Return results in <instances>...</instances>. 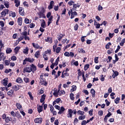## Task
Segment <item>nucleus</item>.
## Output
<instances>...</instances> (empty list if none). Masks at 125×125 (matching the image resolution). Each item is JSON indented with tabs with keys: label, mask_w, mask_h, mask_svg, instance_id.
<instances>
[{
	"label": "nucleus",
	"mask_w": 125,
	"mask_h": 125,
	"mask_svg": "<svg viewBox=\"0 0 125 125\" xmlns=\"http://www.w3.org/2000/svg\"><path fill=\"white\" fill-rule=\"evenodd\" d=\"M35 61V59L34 58H31L30 57L25 58V59L23 60V65H26L27 64V62H29V63H33Z\"/></svg>",
	"instance_id": "obj_1"
},
{
	"label": "nucleus",
	"mask_w": 125,
	"mask_h": 125,
	"mask_svg": "<svg viewBox=\"0 0 125 125\" xmlns=\"http://www.w3.org/2000/svg\"><path fill=\"white\" fill-rule=\"evenodd\" d=\"M27 34H28V32L26 31H23V32L21 33V35L22 36V37L24 39L25 41H30V37L27 36Z\"/></svg>",
	"instance_id": "obj_2"
},
{
	"label": "nucleus",
	"mask_w": 125,
	"mask_h": 125,
	"mask_svg": "<svg viewBox=\"0 0 125 125\" xmlns=\"http://www.w3.org/2000/svg\"><path fill=\"white\" fill-rule=\"evenodd\" d=\"M39 83H41V85H44V86H46L47 83H48L47 82H46L45 78L40 80Z\"/></svg>",
	"instance_id": "obj_3"
},
{
	"label": "nucleus",
	"mask_w": 125,
	"mask_h": 125,
	"mask_svg": "<svg viewBox=\"0 0 125 125\" xmlns=\"http://www.w3.org/2000/svg\"><path fill=\"white\" fill-rule=\"evenodd\" d=\"M8 12H9V10L8 9H5L0 13L1 17H4L6 14H8Z\"/></svg>",
	"instance_id": "obj_4"
},
{
	"label": "nucleus",
	"mask_w": 125,
	"mask_h": 125,
	"mask_svg": "<svg viewBox=\"0 0 125 125\" xmlns=\"http://www.w3.org/2000/svg\"><path fill=\"white\" fill-rule=\"evenodd\" d=\"M34 123L35 124H42V118H37L34 119Z\"/></svg>",
	"instance_id": "obj_5"
},
{
	"label": "nucleus",
	"mask_w": 125,
	"mask_h": 125,
	"mask_svg": "<svg viewBox=\"0 0 125 125\" xmlns=\"http://www.w3.org/2000/svg\"><path fill=\"white\" fill-rule=\"evenodd\" d=\"M32 45H33V47L35 48V49H42V47L40 46L38 43H32Z\"/></svg>",
	"instance_id": "obj_6"
},
{
	"label": "nucleus",
	"mask_w": 125,
	"mask_h": 125,
	"mask_svg": "<svg viewBox=\"0 0 125 125\" xmlns=\"http://www.w3.org/2000/svg\"><path fill=\"white\" fill-rule=\"evenodd\" d=\"M24 73H31L32 72V68L30 66H27L23 69Z\"/></svg>",
	"instance_id": "obj_7"
},
{
	"label": "nucleus",
	"mask_w": 125,
	"mask_h": 125,
	"mask_svg": "<svg viewBox=\"0 0 125 125\" xmlns=\"http://www.w3.org/2000/svg\"><path fill=\"white\" fill-rule=\"evenodd\" d=\"M30 67L32 70L31 72H32V73H35V72L37 71V66L35 65L33 63L30 64Z\"/></svg>",
	"instance_id": "obj_8"
},
{
	"label": "nucleus",
	"mask_w": 125,
	"mask_h": 125,
	"mask_svg": "<svg viewBox=\"0 0 125 125\" xmlns=\"http://www.w3.org/2000/svg\"><path fill=\"white\" fill-rule=\"evenodd\" d=\"M21 87V86H19L18 85H14L12 87V89L13 91H17L18 90H19L20 89V88Z\"/></svg>",
	"instance_id": "obj_9"
},
{
	"label": "nucleus",
	"mask_w": 125,
	"mask_h": 125,
	"mask_svg": "<svg viewBox=\"0 0 125 125\" xmlns=\"http://www.w3.org/2000/svg\"><path fill=\"white\" fill-rule=\"evenodd\" d=\"M19 14L20 15H21V16H24V8L22 7H19Z\"/></svg>",
	"instance_id": "obj_10"
},
{
	"label": "nucleus",
	"mask_w": 125,
	"mask_h": 125,
	"mask_svg": "<svg viewBox=\"0 0 125 125\" xmlns=\"http://www.w3.org/2000/svg\"><path fill=\"white\" fill-rule=\"evenodd\" d=\"M81 6V4H79V3H77V4H73V9H74L75 11H77V7L78 8H80Z\"/></svg>",
	"instance_id": "obj_11"
},
{
	"label": "nucleus",
	"mask_w": 125,
	"mask_h": 125,
	"mask_svg": "<svg viewBox=\"0 0 125 125\" xmlns=\"http://www.w3.org/2000/svg\"><path fill=\"white\" fill-rule=\"evenodd\" d=\"M73 110L69 109H68V113L67 114V118H72V116L73 115Z\"/></svg>",
	"instance_id": "obj_12"
},
{
	"label": "nucleus",
	"mask_w": 125,
	"mask_h": 125,
	"mask_svg": "<svg viewBox=\"0 0 125 125\" xmlns=\"http://www.w3.org/2000/svg\"><path fill=\"white\" fill-rule=\"evenodd\" d=\"M59 110L60 111L58 112V114H59V115H62V114L64 113V111H65V108H64V106H61V109H60Z\"/></svg>",
	"instance_id": "obj_13"
},
{
	"label": "nucleus",
	"mask_w": 125,
	"mask_h": 125,
	"mask_svg": "<svg viewBox=\"0 0 125 125\" xmlns=\"http://www.w3.org/2000/svg\"><path fill=\"white\" fill-rule=\"evenodd\" d=\"M112 72L114 73V74L112 75V78L113 79H115V78H116V77H118V76L119 75V72H118L117 71H115L114 70H112Z\"/></svg>",
	"instance_id": "obj_14"
},
{
	"label": "nucleus",
	"mask_w": 125,
	"mask_h": 125,
	"mask_svg": "<svg viewBox=\"0 0 125 125\" xmlns=\"http://www.w3.org/2000/svg\"><path fill=\"white\" fill-rule=\"evenodd\" d=\"M23 19L21 17H20L18 19V23L19 26H22V21Z\"/></svg>",
	"instance_id": "obj_15"
},
{
	"label": "nucleus",
	"mask_w": 125,
	"mask_h": 125,
	"mask_svg": "<svg viewBox=\"0 0 125 125\" xmlns=\"http://www.w3.org/2000/svg\"><path fill=\"white\" fill-rule=\"evenodd\" d=\"M63 37H65V34H60V35L58 36V37H57L58 39V41H59V42H61V40H62Z\"/></svg>",
	"instance_id": "obj_16"
},
{
	"label": "nucleus",
	"mask_w": 125,
	"mask_h": 125,
	"mask_svg": "<svg viewBox=\"0 0 125 125\" xmlns=\"http://www.w3.org/2000/svg\"><path fill=\"white\" fill-rule=\"evenodd\" d=\"M39 18H46L45 15L43 13L41 12L39 13Z\"/></svg>",
	"instance_id": "obj_17"
},
{
	"label": "nucleus",
	"mask_w": 125,
	"mask_h": 125,
	"mask_svg": "<svg viewBox=\"0 0 125 125\" xmlns=\"http://www.w3.org/2000/svg\"><path fill=\"white\" fill-rule=\"evenodd\" d=\"M21 48V47L17 46L14 49V52L16 54H18V52H19V50Z\"/></svg>",
	"instance_id": "obj_18"
},
{
	"label": "nucleus",
	"mask_w": 125,
	"mask_h": 125,
	"mask_svg": "<svg viewBox=\"0 0 125 125\" xmlns=\"http://www.w3.org/2000/svg\"><path fill=\"white\" fill-rule=\"evenodd\" d=\"M14 92V91H13V90L11 89L7 92V95H8V96H10V97H12V95H13Z\"/></svg>",
	"instance_id": "obj_19"
},
{
	"label": "nucleus",
	"mask_w": 125,
	"mask_h": 125,
	"mask_svg": "<svg viewBox=\"0 0 125 125\" xmlns=\"http://www.w3.org/2000/svg\"><path fill=\"white\" fill-rule=\"evenodd\" d=\"M42 108H43L42 105H39V107L37 108V111L38 113H42Z\"/></svg>",
	"instance_id": "obj_20"
},
{
	"label": "nucleus",
	"mask_w": 125,
	"mask_h": 125,
	"mask_svg": "<svg viewBox=\"0 0 125 125\" xmlns=\"http://www.w3.org/2000/svg\"><path fill=\"white\" fill-rule=\"evenodd\" d=\"M44 100H45V95L43 94L42 96L41 99H40L41 103L44 102Z\"/></svg>",
	"instance_id": "obj_21"
},
{
	"label": "nucleus",
	"mask_w": 125,
	"mask_h": 125,
	"mask_svg": "<svg viewBox=\"0 0 125 125\" xmlns=\"http://www.w3.org/2000/svg\"><path fill=\"white\" fill-rule=\"evenodd\" d=\"M12 52V49L11 48H7L6 50V53L7 54H10Z\"/></svg>",
	"instance_id": "obj_22"
},
{
	"label": "nucleus",
	"mask_w": 125,
	"mask_h": 125,
	"mask_svg": "<svg viewBox=\"0 0 125 125\" xmlns=\"http://www.w3.org/2000/svg\"><path fill=\"white\" fill-rule=\"evenodd\" d=\"M77 90V86L72 85V89H70V92H74V91H76Z\"/></svg>",
	"instance_id": "obj_23"
},
{
	"label": "nucleus",
	"mask_w": 125,
	"mask_h": 125,
	"mask_svg": "<svg viewBox=\"0 0 125 125\" xmlns=\"http://www.w3.org/2000/svg\"><path fill=\"white\" fill-rule=\"evenodd\" d=\"M11 15L12 17L14 18V17H16V13H15V12L10 11L9 13V16H11Z\"/></svg>",
	"instance_id": "obj_24"
},
{
	"label": "nucleus",
	"mask_w": 125,
	"mask_h": 125,
	"mask_svg": "<svg viewBox=\"0 0 125 125\" xmlns=\"http://www.w3.org/2000/svg\"><path fill=\"white\" fill-rule=\"evenodd\" d=\"M57 16L58 17L57 20L56 21V25H57V26H58V25H59V21H60V16H59V15H58V14H57Z\"/></svg>",
	"instance_id": "obj_25"
},
{
	"label": "nucleus",
	"mask_w": 125,
	"mask_h": 125,
	"mask_svg": "<svg viewBox=\"0 0 125 125\" xmlns=\"http://www.w3.org/2000/svg\"><path fill=\"white\" fill-rule=\"evenodd\" d=\"M16 83H21L22 82H23V80H22V78L21 77H18L16 81Z\"/></svg>",
	"instance_id": "obj_26"
},
{
	"label": "nucleus",
	"mask_w": 125,
	"mask_h": 125,
	"mask_svg": "<svg viewBox=\"0 0 125 125\" xmlns=\"http://www.w3.org/2000/svg\"><path fill=\"white\" fill-rule=\"evenodd\" d=\"M91 93L92 94V97L94 98V97H95V90H94V89L92 88L91 89Z\"/></svg>",
	"instance_id": "obj_27"
},
{
	"label": "nucleus",
	"mask_w": 125,
	"mask_h": 125,
	"mask_svg": "<svg viewBox=\"0 0 125 125\" xmlns=\"http://www.w3.org/2000/svg\"><path fill=\"white\" fill-rule=\"evenodd\" d=\"M11 120H12L11 117H7L5 119V122L6 123H8L9 122L11 121Z\"/></svg>",
	"instance_id": "obj_28"
},
{
	"label": "nucleus",
	"mask_w": 125,
	"mask_h": 125,
	"mask_svg": "<svg viewBox=\"0 0 125 125\" xmlns=\"http://www.w3.org/2000/svg\"><path fill=\"white\" fill-rule=\"evenodd\" d=\"M110 45H112V43L111 42H109L105 45L106 49H109Z\"/></svg>",
	"instance_id": "obj_29"
},
{
	"label": "nucleus",
	"mask_w": 125,
	"mask_h": 125,
	"mask_svg": "<svg viewBox=\"0 0 125 125\" xmlns=\"http://www.w3.org/2000/svg\"><path fill=\"white\" fill-rule=\"evenodd\" d=\"M78 51L79 53H85V51L83 48H79Z\"/></svg>",
	"instance_id": "obj_30"
},
{
	"label": "nucleus",
	"mask_w": 125,
	"mask_h": 125,
	"mask_svg": "<svg viewBox=\"0 0 125 125\" xmlns=\"http://www.w3.org/2000/svg\"><path fill=\"white\" fill-rule=\"evenodd\" d=\"M40 55H41V53L40 52V51H37V52H36L35 54V57L36 58H39V56H40Z\"/></svg>",
	"instance_id": "obj_31"
},
{
	"label": "nucleus",
	"mask_w": 125,
	"mask_h": 125,
	"mask_svg": "<svg viewBox=\"0 0 125 125\" xmlns=\"http://www.w3.org/2000/svg\"><path fill=\"white\" fill-rule=\"evenodd\" d=\"M8 83V81L6 79H4L3 80V83H2V84H3V85L6 86L7 85V84Z\"/></svg>",
	"instance_id": "obj_32"
},
{
	"label": "nucleus",
	"mask_w": 125,
	"mask_h": 125,
	"mask_svg": "<svg viewBox=\"0 0 125 125\" xmlns=\"http://www.w3.org/2000/svg\"><path fill=\"white\" fill-rule=\"evenodd\" d=\"M15 3H16L15 6L16 7H18L20 5V2L18 0H15Z\"/></svg>",
	"instance_id": "obj_33"
},
{
	"label": "nucleus",
	"mask_w": 125,
	"mask_h": 125,
	"mask_svg": "<svg viewBox=\"0 0 125 125\" xmlns=\"http://www.w3.org/2000/svg\"><path fill=\"white\" fill-rule=\"evenodd\" d=\"M28 51H29V47H26L25 49H23V52L24 54H28Z\"/></svg>",
	"instance_id": "obj_34"
},
{
	"label": "nucleus",
	"mask_w": 125,
	"mask_h": 125,
	"mask_svg": "<svg viewBox=\"0 0 125 125\" xmlns=\"http://www.w3.org/2000/svg\"><path fill=\"white\" fill-rule=\"evenodd\" d=\"M5 66H9V64H10V62L7 60H6L4 61Z\"/></svg>",
	"instance_id": "obj_35"
},
{
	"label": "nucleus",
	"mask_w": 125,
	"mask_h": 125,
	"mask_svg": "<svg viewBox=\"0 0 125 125\" xmlns=\"http://www.w3.org/2000/svg\"><path fill=\"white\" fill-rule=\"evenodd\" d=\"M4 5H5L6 8H9V2L8 1H5L4 3Z\"/></svg>",
	"instance_id": "obj_36"
},
{
	"label": "nucleus",
	"mask_w": 125,
	"mask_h": 125,
	"mask_svg": "<svg viewBox=\"0 0 125 125\" xmlns=\"http://www.w3.org/2000/svg\"><path fill=\"white\" fill-rule=\"evenodd\" d=\"M125 38L122 40L121 42L120 43V45H121V46H124V44H125Z\"/></svg>",
	"instance_id": "obj_37"
},
{
	"label": "nucleus",
	"mask_w": 125,
	"mask_h": 125,
	"mask_svg": "<svg viewBox=\"0 0 125 125\" xmlns=\"http://www.w3.org/2000/svg\"><path fill=\"white\" fill-rule=\"evenodd\" d=\"M59 94V93H58V92H57V89L55 90L54 92L53 93V96H55V97H58Z\"/></svg>",
	"instance_id": "obj_38"
},
{
	"label": "nucleus",
	"mask_w": 125,
	"mask_h": 125,
	"mask_svg": "<svg viewBox=\"0 0 125 125\" xmlns=\"http://www.w3.org/2000/svg\"><path fill=\"white\" fill-rule=\"evenodd\" d=\"M23 81L25 82L26 83H30V79L26 77L24 78Z\"/></svg>",
	"instance_id": "obj_39"
},
{
	"label": "nucleus",
	"mask_w": 125,
	"mask_h": 125,
	"mask_svg": "<svg viewBox=\"0 0 125 125\" xmlns=\"http://www.w3.org/2000/svg\"><path fill=\"white\" fill-rule=\"evenodd\" d=\"M16 107H17L18 109H20L21 108H22V105H21V104L17 103L16 104Z\"/></svg>",
	"instance_id": "obj_40"
},
{
	"label": "nucleus",
	"mask_w": 125,
	"mask_h": 125,
	"mask_svg": "<svg viewBox=\"0 0 125 125\" xmlns=\"http://www.w3.org/2000/svg\"><path fill=\"white\" fill-rule=\"evenodd\" d=\"M120 100H121V99L120 98H117L114 100V102L115 103H116V104H119L120 103Z\"/></svg>",
	"instance_id": "obj_41"
},
{
	"label": "nucleus",
	"mask_w": 125,
	"mask_h": 125,
	"mask_svg": "<svg viewBox=\"0 0 125 125\" xmlns=\"http://www.w3.org/2000/svg\"><path fill=\"white\" fill-rule=\"evenodd\" d=\"M51 38L49 37H47L46 39H45V42H50V43H52V41H51Z\"/></svg>",
	"instance_id": "obj_42"
},
{
	"label": "nucleus",
	"mask_w": 125,
	"mask_h": 125,
	"mask_svg": "<svg viewBox=\"0 0 125 125\" xmlns=\"http://www.w3.org/2000/svg\"><path fill=\"white\" fill-rule=\"evenodd\" d=\"M41 26L43 28H45V21H44V20H43V22L41 23Z\"/></svg>",
	"instance_id": "obj_43"
},
{
	"label": "nucleus",
	"mask_w": 125,
	"mask_h": 125,
	"mask_svg": "<svg viewBox=\"0 0 125 125\" xmlns=\"http://www.w3.org/2000/svg\"><path fill=\"white\" fill-rule=\"evenodd\" d=\"M11 60L12 61H16L17 60V57L15 56H13L11 57Z\"/></svg>",
	"instance_id": "obj_44"
},
{
	"label": "nucleus",
	"mask_w": 125,
	"mask_h": 125,
	"mask_svg": "<svg viewBox=\"0 0 125 125\" xmlns=\"http://www.w3.org/2000/svg\"><path fill=\"white\" fill-rule=\"evenodd\" d=\"M70 98L71 100H75V97H74V94L73 93L70 94Z\"/></svg>",
	"instance_id": "obj_45"
},
{
	"label": "nucleus",
	"mask_w": 125,
	"mask_h": 125,
	"mask_svg": "<svg viewBox=\"0 0 125 125\" xmlns=\"http://www.w3.org/2000/svg\"><path fill=\"white\" fill-rule=\"evenodd\" d=\"M59 59L60 58L58 57L57 59L56 60L55 62H54V64L55 65V66H57L58 65V62H59Z\"/></svg>",
	"instance_id": "obj_46"
},
{
	"label": "nucleus",
	"mask_w": 125,
	"mask_h": 125,
	"mask_svg": "<svg viewBox=\"0 0 125 125\" xmlns=\"http://www.w3.org/2000/svg\"><path fill=\"white\" fill-rule=\"evenodd\" d=\"M28 94L31 100H34V97H33V95H32V93H31V92H29L28 93Z\"/></svg>",
	"instance_id": "obj_47"
},
{
	"label": "nucleus",
	"mask_w": 125,
	"mask_h": 125,
	"mask_svg": "<svg viewBox=\"0 0 125 125\" xmlns=\"http://www.w3.org/2000/svg\"><path fill=\"white\" fill-rule=\"evenodd\" d=\"M89 68V64H86L84 66V71H86Z\"/></svg>",
	"instance_id": "obj_48"
},
{
	"label": "nucleus",
	"mask_w": 125,
	"mask_h": 125,
	"mask_svg": "<svg viewBox=\"0 0 125 125\" xmlns=\"http://www.w3.org/2000/svg\"><path fill=\"white\" fill-rule=\"evenodd\" d=\"M55 51L56 53H59L61 51V48L60 47H57Z\"/></svg>",
	"instance_id": "obj_49"
},
{
	"label": "nucleus",
	"mask_w": 125,
	"mask_h": 125,
	"mask_svg": "<svg viewBox=\"0 0 125 125\" xmlns=\"http://www.w3.org/2000/svg\"><path fill=\"white\" fill-rule=\"evenodd\" d=\"M121 49V46L120 45H118L117 46V48L115 51V53H118V52Z\"/></svg>",
	"instance_id": "obj_50"
},
{
	"label": "nucleus",
	"mask_w": 125,
	"mask_h": 125,
	"mask_svg": "<svg viewBox=\"0 0 125 125\" xmlns=\"http://www.w3.org/2000/svg\"><path fill=\"white\" fill-rule=\"evenodd\" d=\"M105 102L107 106H109L110 104H111V102H109L107 99L105 100Z\"/></svg>",
	"instance_id": "obj_51"
},
{
	"label": "nucleus",
	"mask_w": 125,
	"mask_h": 125,
	"mask_svg": "<svg viewBox=\"0 0 125 125\" xmlns=\"http://www.w3.org/2000/svg\"><path fill=\"white\" fill-rule=\"evenodd\" d=\"M65 93H66V92H65V91L62 90H61V91H60V93H59V94L60 96H61V95H62V94L64 95V94H65Z\"/></svg>",
	"instance_id": "obj_52"
},
{
	"label": "nucleus",
	"mask_w": 125,
	"mask_h": 125,
	"mask_svg": "<svg viewBox=\"0 0 125 125\" xmlns=\"http://www.w3.org/2000/svg\"><path fill=\"white\" fill-rule=\"evenodd\" d=\"M100 80L101 81V82H104V81H105V77H104V75H101L100 76Z\"/></svg>",
	"instance_id": "obj_53"
},
{
	"label": "nucleus",
	"mask_w": 125,
	"mask_h": 125,
	"mask_svg": "<svg viewBox=\"0 0 125 125\" xmlns=\"http://www.w3.org/2000/svg\"><path fill=\"white\" fill-rule=\"evenodd\" d=\"M43 58H44L45 61H47V60H48V57H47V55H46V54H44L43 55Z\"/></svg>",
	"instance_id": "obj_54"
},
{
	"label": "nucleus",
	"mask_w": 125,
	"mask_h": 125,
	"mask_svg": "<svg viewBox=\"0 0 125 125\" xmlns=\"http://www.w3.org/2000/svg\"><path fill=\"white\" fill-rule=\"evenodd\" d=\"M74 31H78V29H79V25L78 23H76L74 27Z\"/></svg>",
	"instance_id": "obj_55"
},
{
	"label": "nucleus",
	"mask_w": 125,
	"mask_h": 125,
	"mask_svg": "<svg viewBox=\"0 0 125 125\" xmlns=\"http://www.w3.org/2000/svg\"><path fill=\"white\" fill-rule=\"evenodd\" d=\"M12 71V69H11L10 68L9 69H5L4 73L5 74H8V73H9L10 72H11Z\"/></svg>",
	"instance_id": "obj_56"
},
{
	"label": "nucleus",
	"mask_w": 125,
	"mask_h": 125,
	"mask_svg": "<svg viewBox=\"0 0 125 125\" xmlns=\"http://www.w3.org/2000/svg\"><path fill=\"white\" fill-rule=\"evenodd\" d=\"M73 3H75V1H74L72 0L69 1L68 3L69 6H71L73 5Z\"/></svg>",
	"instance_id": "obj_57"
},
{
	"label": "nucleus",
	"mask_w": 125,
	"mask_h": 125,
	"mask_svg": "<svg viewBox=\"0 0 125 125\" xmlns=\"http://www.w3.org/2000/svg\"><path fill=\"white\" fill-rule=\"evenodd\" d=\"M45 54H47L48 53L49 54H51V50L50 49H47L46 51L44 52Z\"/></svg>",
	"instance_id": "obj_58"
},
{
	"label": "nucleus",
	"mask_w": 125,
	"mask_h": 125,
	"mask_svg": "<svg viewBox=\"0 0 125 125\" xmlns=\"http://www.w3.org/2000/svg\"><path fill=\"white\" fill-rule=\"evenodd\" d=\"M24 22L25 23V24H29L30 23V20L26 18L24 20Z\"/></svg>",
	"instance_id": "obj_59"
},
{
	"label": "nucleus",
	"mask_w": 125,
	"mask_h": 125,
	"mask_svg": "<svg viewBox=\"0 0 125 125\" xmlns=\"http://www.w3.org/2000/svg\"><path fill=\"white\" fill-rule=\"evenodd\" d=\"M35 26H36L35 23H32L30 24L29 27L31 29H33V28H35Z\"/></svg>",
	"instance_id": "obj_60"
},
{
	"label": "nucleus",
	"mask_w": 125,
	"mask_h": 125,
	"mask_svg": "<svg viewBox=\"0 0 125 125\" xmlns=\"http://www.w3.org/2000/svg\"><path fill=\"white\" fill-rule=\"evenodd\" d=\"M98 58H99L98 57H96L94 58V62L95 63H96V64H97L98 63Z\"/></svg>",
	"instance_id": "obj_61"
},
{
	"label": "nucleus",
	"mask_w": 125,
	"mask_h": 125,
	"mask_svg": "<svg viewBox=\"0 0 125 125\" xmlns=\"http://www.w3.org/2000/svg\"><path fill=\"white\" fill-rule=\"evenodd\" d=\"M0 96H1V99H3L4 98V94L2 93V92L0 91Z\"/></svg>",
	"instance_id": "obj_62"
},
{
	"label": "nucleus",
	"mask_w": 125,
	"mask_h": 125,
	"mask_svg": "<svg viewBox=\"0 0 125 125\" xmlns=\"http://www.w3.org/2000/svg\"><path fill=\"white\" fill-rule=\"evenodd\" d=\"M0 25L1 27H4V22L2 21H0Z\"/></svg>",
	"instance_id": "obj_63"
},
{
	"label": "nucleus",
	"mask_w": 125,
	"mask_h": 125,
	"mask_svg": "<svg viewBox=\"0 0 125 125\" xmlns=\"http://www.w3.org/2000/svg\"><path fill=\"white\" fill-rule=\"evenodd\" d=\"M78 115H83V114H84V112L83 111H82V110H78Z\"/></svg>",
	"instance_id": "obj_64"
}]
</instances>
